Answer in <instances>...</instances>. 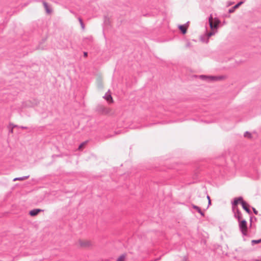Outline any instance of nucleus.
Masks as SVG:
<instances>
[{"mask_svg": "<svg viewBox=\"0 0 261 261\" xmlns=\"http://www.w3.org/2000/svg\"><path fill=\"white\" fill-rule=\"evenodd\" d=\"M244 136L245 138H248L249 139H251L252 138V134L250 132H248V131L244 133Z\"/></svg>", "mask_w": 261, "mask_h": 261, "instance_id": "4468645a", "label": "nucleus"}, {"mask_svg": "<svg viewBox=\"0 0 261 261\" xmlns=\"http://www.w3.org/2000/svg\"><path fill=\"white\" fill-rule=\"evenodd\" d=\"M251 242H252V243L253 244L260 243H261V239H259V240H252V241H251Z\"/></svg>", "mask_w": 261, "mask_h": 261, "instance_id": "f3484780", "label": "nucleus"}, {"mask_svg": "<svg viewBox=\"0 0 261 261\" xmlns=\"http://www.w3.org/2000/svg\"><path fill=\"white\" fill-rule=\"evenodd\" d=\"M29 176H24V177H21L15 178L14 179V181H16V180L22 181V180L27 179V178H29Z\"/></svg>", "mask_w": 261, "mask_h": 261, "instance_id": "2eb2a0df", "label": "nucleus"}, {"mask_svg": "<svg viewBox=\"0 0 261 261\" xmlns=\"http://www.w3.org/2000/svg\"><path fill=\"white\" fill-rule=\"evenodd\" d=\"M243 3L242 2H241L239 3L238 4H237L235 6H234V9L238 8Z\"/></svg>", "mask_w": 261, "mask_h": 261, "instance_id": "6ab92c4d", "label": "nucleus"}, {"mask_svg": "<svg viewBox=\"0 0 261 261\" xmlns=\"http://www.w3.org/2000/svg\"><path fill=\"white\" fill-rule=\"evenodd\" d=\"M242 205L243 209L245 210L247 213H250V210L248 208V205L246 203V202L243 201V202L242 204Z\"/></svg>", "mask_w": 261, "mask_h": 261, "instance_id": "9d476101", "label": "nucleus"}, {"mask_svg": "<svg viewBox=\"0 0 261 261\" xmlns=\"http://www.w3.org/2000/svg\"><path fill=\"white\" fill-rule=\"evenodd\" d=\"M243 199L242 197H238L234 199V201L232 204V210L237 209L238 205L239 203H241V204L243 202Z\"/></svg>", "mask_w": 261, "mask_h": 261, "instance_id": "39448f33", "label": "nucleus"}, {"mask_svg": "<svg viewBox=\"0 0 261 261\" xmlns=\"http://www.w3.org/2000/svg\"><path fill=\"white\" fill-rule=\"evenodd\" d=\"M87 56V53H84V56L86 57Z\"/></svg>", "mask_w": 261, "mask_h": 261, "instance_id": "b1692460", "label": "nucleus"}, {"mask_svg": "<svg viewBox=\"0 0 261 261\" xmlns=\"http://www.w3.org/2000/svg\"><path fill=\"white\" fill-rule=\"evenodd\" d=\"M188 25H180L178 26V28L181 31V32L184 34H186L187 32V30Z\"/></svg>", "mask_w": 261, "mask_h": 261, "instance_id": "1a4fd4ad", "label": "nucleus"}, {"mask_svg": "<svg viewBox=\"0 0 261 261\" xmlns=\"http://www.w3.org/2000/svg\"><path fill=\"white\" fill-rule=\"evenodd\" d=\"M210 80H222V77H208Z\"/></svg>", "mask_w": 261, "mask_h": 261, "instance_id": "a211bd4d", "label": "nucleus"}, {"mask_svg": "<svg viewBox=\"0 0 261 261\" xmlns=\"http://www.w3.org/2000/svg\"><path fill=\"white\" fill-rule=\"evenodd\" d=\"M86 145V142H83L82 143L79 147V148L78 149L79 150H81L83 149V148H84V147L85 146V145Z\"/></svg>", "mask_w": 261, "mask_h": 261, "instance_id": "dca6fc26", "label": "nucleus"}, {"mask_svg": "<svg viewBox=\"0 0 261 261\" xmlns=\"http://www.w3.org/2000/svg\"><path fill=\"white\" fill-rule=\"evenodd\" d=\"M192 207L193 208L195 209L196 211H197V212L200 214V215L202 216H204V214L201 211V209L200 208V207H199L198 206L195 205H194L193 204L192 205Z\"/></svg>", "mask_w": 261, "mask_h": 261, "instance_id": "ddd939ff", "label": "nucleus"}, {"mask_svg": "<svg viewBox=\"0 0 261 261\" xmlns=\"http://www.w3.org/2000/svg\"><path fill=\"white\" fill-rule=\"evenodd\" d=\"M103 98L107 101V102L110 103H113L114 102V100L111 95L110 94H106Z\"/></svg>", "mask_w": 261, "mask_h": 261, "instance_id": "6e6552de", "label": "nucleus"}, {"mask_svg": "<svg viewBox=\"0 0 261 261\" xmlns=\"http://www.w3.org/2000/svg\"><path fill=\"white\" fill-rule=\"evenodd\" d=\"M97 80L100 83H102V79L101 77H99Z\"/></svg>", "mask_w": 261, "mask_h": 261, "instance_id": "412c9836", "label": "nucleus"}, {"mask_svg": "<svg viewBox=\"0 0 261 261\" xmlns=\"http://www.w3.org/2000/svg\"><path fill=\"white\" fill-rule=\"evenodd\" d=\"M235 9H234V7H233L232 9L229 10V12H230V13H232V12H233L234 11V10Z\"/></svg>", "mask_w": 261, "mask_h": 261, "instance_id": "4be33fe9", "label": "nucleus"}, {"mask_svg": "<svg viewBox=\"0 0 261 261\" xmlns=\"http://www.w3.org/2000/svg\"><path fill=\"white\" fill-rule=\"evenodd\" d=\"M76 245L80 249H92L94 247V243L92 240L81 238L76 241Z\"/></svg>", "mask_w": 261, "mask_h": 261, "instance_id": "f257e3e1", "label": "nucleus"}, {"mask_svg": "<svg viewBox=\"0 0 261 261\" xmlns=\"http://www.w3.org/2000/svg\"><path fill=\"white\" fill-rule=\"evenodd\" d=\"M43 6L44 7V8L46 10V13H47L48 14H50L51 13V9L49 8V6L48 5L47 3H46V2H43Z\"/></svg>", "mask_w": 261, "mask_h": 261, "instance_id": "9b49d317", "label": "nucleus"}, {"mask_svg": "<svg viewBox=\"0 0 261 261\" xmlns=\"http://www.w3.org/2000/svg\"><path fill=\"white\" fill-rule=\"evenodd\" d=\"M232 211L234 213V217L238 219L239 221L243 220L242 215L239 208L232 210Z\"/></svg>", "mask_w": 261, "mask_h": 261, "instance_id": "423d86ee", "label": "nucleus"}, {"mask_svg": "<svg viewBox=\"0 0 261 261\" xmlns=\"http://www.w3.org/2000/svg\"><path fill=\"white\" fill-rule=\"evenodd\" d=\"M209 23L212 29H217L220 23V21L216 18L213 19L212 16H211L209 18Z\"/></svg>", "mask_w": 261, "mask_h": 261, "instance_id": "20e7f679", "label": "nucleus"}, {"mask_svg": "<svg viewBox=\"0 0 261 261\" xmlns=\"http://www.w3.org/2000/svg\"><path fill=\"white\" fill-rule=\"evenodd\" d=\"M253 210L255 214H257V211L255 208H253Z\"/></svg>", "mask_w": 261, "mask_h": 261, "instance_id": "5701e85b", "label": "nucleus"}, {"mask_svg": "<svg viewBox=\"0 0 261 261\" xmlns=\"http://www.w3.org/2000/svg\"><path fill=\"white\" fill-rule=\"evenodd\" d=\"M207 199H208V200H209V199H210V197L208 196H207Z\"/></svg>", "mask_w": 261, "mask_h": 261, "instance_id": "a878e982", "label": "nucleus"}, {"mask_svg": "<svg viewBox=\"0 0 261 261\" xmlns=\"http://www.w3.org/2000/svg\"><path fill=\"white\" fill-rule=\"evenodd\" d=\"M42 210L41 209L37 208V209H34L29 212V214L32 217H34L37 216L39 213L42 212Z\"/></svg>", "mask_w": 261, "mask_h": 261, "instance_id": "0eeeda50", "label": "nucleus"}, {"mask_svg": "<svg viewBox=\"0 0 261 261\" xmlns=\"http://www.w3.org/2000/svg\"><path fill=\"white\" fill-rule=\"evenodd\" d=\"M98 111L101 114L108 116H113L114 114V112L111 108H108L102 105L98 106Z\"/></svg>", "mask_w": 261, "mask_h": 261, "instance_id": "f03ea898", "label": "nucleus"}, {"mask_svg": "<svg viewBox=\"0 0 261 261\" xmlns=\"http://www.w3.org/2000/svg\"><path fill=\"white\" fill-rule=\"evenodd\" d=\"M214 34V33L213 32H210L207 34L208 37H210Z\"/></svg>", "mask_w": 261, "mask_h": 261, "instance_id": "aec40b11", "label": "nucleus"}, {"mask_svg": "<svg viewBox=\"0 0 261 261\" xmlns=\"http://www.w3.org/2000/svg\"><path fill=\"white\" fill-rule=\"evenodd\" d=\"M208 204H211V199H209V200H208Z\"/></svg>", "mask_w": 261, "mask_h": 261, "instance_id": "393cba45", "label": "nucleus"}, {"mask_svg": "<svg viewBox=\"0 0 261 261\" xmlns=\"http://www.w3.org/2000/svg\"><path fill=\"white\" fill-rule=\"evenodd\" d=\"M126 255L125 254H121L117 258V261H125Z\"/></svg>", "mask_w": 261, "mask_h": 261, "instance_id": "f8f14e48", "label": "nucleus"}, {"mask_svg": "<svg viewBox=\"0 0 261 261\" xmlns=\"http://www.w3.org/2000/svg\"><path fill=\"white\" fill-rule=\"evenodd\" d=\"M239 227L243 234L246 236L247 234V222L245 220L239 221Z\"/></svg>", "mask_w": 261, "mask_h": 261, "instance_id": "7ed1b4c3", "label": "nucleus"}]
</instances>
